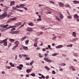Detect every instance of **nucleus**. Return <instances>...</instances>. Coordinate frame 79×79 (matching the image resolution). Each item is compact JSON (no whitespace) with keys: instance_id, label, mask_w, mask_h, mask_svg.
<instances>
[{"instance_id":"nucleus-1","label":"nucleus","mask_w":79,"mask_h":79,"mask_svg":"<svg viewBox=\"0 0 79 79\" xmlns=\"http://www.w3.org/2000/svg\"><path fill=\"white\" fill-rule=\"evenodd\" d=\"M7 16V12H4L3 14L0 15V19H3L4 18H5Z\"/></svg>"},{"instance_id":"nucleus-2","label":"nucleus","mask_w":79,"mask_h":79,"mask_svg":"<svg viewBox=\"0 0 79 79\" xmlns=\"http://www.w3.org/2000/svg\"><path fill=\"white\" fill-rule=\"evenodd\" d=\"M16 19V17H15L13 18H10L8 19V20L6 22V24H8L9 23H10V22H11V21H15Z\"/></svg>"},{"instance_id":"nucleus-3","label":"nucleus","mask_w":79,"mask_h":79,"mask_svg":"<svg viewBox=\"0 0 79 79\" xmlns=\"http://www.w3.org/2000/svg\"><path fill=\"white\" fill-rule=\"evenodd\" d=\"M19 32L18 31H14L10 32V33L13 34H17L19 33Z\"/></svg>"},{"instance_id":"nucleus-4","label":"nucleus","mask_w":79,"mask_h":79,"mask_svg":"<svg viewBox=\"0 0 79 79\" xmlns=\"http://www.w3.org/2000/svg\"><path fill=\"white\" fill-rule=\"evenodd\" d=\"M44 60H45L46 61H47V62H48L49 63H51L52 61L50 59H49L47 58H44Z\"/></svg>"},{"instance_id":"nucleus-5","label":"nucleus","mask_w":79,"mask_h":79,"mask_svg":"<svg viewBox=\"0 0 79 79\" xmlns=\"http://www.w3.org/2000/svg\"><path fill=\"white\" fill-rule=\"evenodd\" d=\"M74 18L75 19H77V21L79 22V16L77 15V14H75L74 15Z\"/></svg>"},{"instance_id":"nucleus-6","label":"nucleus","mask_w":79,"mask_h":79,"mask_svg":"<svg viewBox=\"0 0 79 79\" xmlns=\"http://www.w3.org/2000/svg\"><path fill=\"white\" fill-rule=\"evenodd\" d=\"M26 31H28V32H32V31H33V30H32V28L30 27L27 28L26 29Z\"/></svg>"},{"instance_id":"nucleus-7","label":"nucleus","mask_w":79,"mask_h":79,"mask_svg":"<svg viewBox=\"0 0 79 79\" xmlns=\"http://www.w3.org/2000/svg\"><path fill=\"white\" fill-rule=\"evenodd\" d=\"M8 40V38H6V39H5L2 40V41L0 42V44H3L5 42H6L7 40Z\"/></svg>"},{"instance_id":"nucleus-8","label":"nucleus","mask_w":79,"mask_h":79,"mask_svg":"<svg viewBox=\"0 0 79 79\" xmlns=\"http://www.w3.org/2000/svg\"><path fill=\"white\" fill-rule=\"evenodd\" d=\"M59 5L61 7H64V4L61 2L59 3Z\"/></svg>"},{"instance_id":"nucleus-9","label":"nucleus","mask_w":79,"mask_h":79,"mask_svg":"<svg viewBox=\"0 0 79 79\" xmlns=\"http://www.w3.org/2000/svg\"><path fill=\"white\" fill-rule=\"evenodd\" d=\"M62 47H63V45H59L56 47V48H62Z\"/></svg>"},{"instance_id":"nucleus-10","label":"nucleus","mask_w":79,"mask_h":79,"mask_svg":"<svg viewBox=\"0 0 79 79\" xmlns=\"http://www.w3.org/2000/svg\"><path fill=\"white\" fill-rule=\"evenodd\" d=\"M15 27H16V26H10L7 28V29H10V28H14Z\"/></svg>"},{"instance_id":"nucleus-11","label":"nucleus","mask_w":79,"mask_h":79,"mask_svg":"<svg viewBox=\"0 0 79 79\" xmlns=\"http://www.w3.org/2000/svg\"><path fill=\"white\" fill-rule=\"evenodd\" d=\"M31 71H32V69H27L26 70V72H27L28 73H30V72H31Z\"/></svg>"},{"instance_id":"nucleus-12","label":"nucleus","mask_w":79,"mask_h":79,"mask_svg":"<svg viewBox=\"0 0 79 79\" xmlns=\"http://www.w3.org/2000/svg\"><path fill=\"white\" fill-rule=\"evenodd\" d=\"M65 6L67 8H68H68H71V6H70V5L68 4H66L65 5Z\"/></svg>"},{"instance_id":"nucleus-13","label":"nucleus","mask_w":79,"mask_h":79,"mask_svg":"<svg viewBox=\"0 0 79 79\" xmlns=\"http://www.w3.org/2000/svg\"><path fill=\"white\" fill-rule=\"evenodd\" d=\"M21 24H22V23L21 22L17 23L16 24V25L17 26H21Z\"/></svg>"},{"instance_id":"nucleus-14","label":"nucleus","mask_w":79,"mask_h":79,"mask_svg":"<svg viewBox=\"0 0 79 79\" xmlns=\"http://www.w3.org/2000/svg\"><path fill=\"white\" fill-rule=\"evenodd\" d=\"M73 2L75 4H77L79 3V1H73Z\"/></svg>"},{"instance_id":"nucleus-15","label":"nucleus","mask_w":79,"mask_h":79,"mask_svg":"<svg viewBox=\"0 0 79 79\" xmlns=\"http://www.w3.org/2000/svg\"><path fill=\"white\" fill-rule=\"evenodd\" d=\"M15 46H17V47H18V44H19V42L18 41H16L15 42Z\"/></svg>"},{"instance_id":"nucleus-16","label":"nucleus","mask_w":79,"mask_h":79,"mask_svg":"<svg viewBox=\"0 0 79 79\" xmlns=\"http://www.w3.org/2000/svg\"><path fill=\"white\" fill-rule=\"evenodd\" d=\"M28 25L29 26H34V24H33L32 22H30L28 23Z\"/></svg>"},{"instance_id":"nucleus-17","label":"nucleus","mask_w":79,"mask_h":79,"mask_svg":"<svg viewBox=\"0 0 79 79\" xmlns=\"http://www.w3.org/2000/svg\"><path fill=\"white\" fill-rule=\"evenodd\" d=\"M73 37H76V32H73Z\"/></svg>"},{"instance_id":"nucleus-18","label":"nucleus","mask_w":79,"mask_h":79,"mask_svg":"<svg viewBox=\"0 0 79 79\" xmlns=\"http://www.w3.org/2000/svg\"><path fill=\"white\" fill-rule=\"evenodd\" d=\"M27 38V37L24 36V37L22 38L21 39V40L22 41H23V40H24L25 39H26Z\"/></svg>"},{"instance_id":"nucleus-19","label":"nucleus","mask_w":79,"mask_h":79,"mask_svg":"<svg viewBox=\"0 0 79 79\" xmlns=\"http://www.w3.org/2000/svg\"><path fill=\"white\" fill-rule=\"evenodd\" d=\"M19 6H20V8H23V7H24L23 6H25V5L23 4H20Z\"/></svg>"},{"instance_id":"nucleus-20","label":"nucleus","mask_w":79,"mask_h":79,"mask_svg":"<svg viewBox=\"0 0 79 79\" xmlns=\"http://www.w3.org/2000/svg\"><path fill=\"white\" fill-rule=\"evenodd\" d=\"M15 40L13 39H10L9 41L11 42H14Z\"/></svg>"},{"instance_id":"nucleus-21","label":"nucleus","mask_w":79,"mask_h":79,"mask_svg":"<svg viewBox=\"0 0 79 79\" xmlns=\"http://www.w3.org/2000/svg\"><path fill=\"white\" fill-rule=\"evenodd\" d=\"M9 64L12 67H14L15 66V65L13 64L11 62H10Z\"/></svg>"},{"instance_id":"nucleus-22","label":"nucleus","mask_w":79,"mask_h":79,"mask_svg":"<svg viewBox=\"0 0 79 79\" xmlns=\"http://www.w3.org/2000/svg\"><path fill=\"white\" fill-rule=\"evenodd\" d=\"M15 4V2L14 1H12L10 3V5L12 6Z\"/></svg>"},{"instance_id":"nucleus-23","label":"nucleus","mask_w":79,"mask_h":79,"mask_svg":"<svg viewBox=\"0 0 79 79\" xmlns=\"http://www.w3.org/2000/svg\"><path fill=\"white\" fill-rule=\"evenodd\" d=\"M44 68L45 69H47V71H49L50 69L49 68H48V67L45 66Z\"/></svg>"},{"instance_id":"nucleus-24","label":"nucleus","mask_w":79,"mask_h":79,"mask_svg":"<svg viewBox=\"0 0 79 79\" xmlns=\"http://www.w3.org/2000/svg\"><path fill=\"white\" fill-rule=\"evenodd\" d=\"M23 48L24 49V50H28V48L27 47H23Z\"/></svg>"},{"instance_id":"nucleus-25","label":"nucleus","mask_w":79,"mask_h":79,"mask_svg":"<svg viewBox=\"0 0 79 79\" xmlns=\"http://www.w3.org/2000/svg\"><path fill=\"white\" fill-rule=\"evenodd\" d=\"M3 45L4 46H7V42L6 41L4 43Z\"/></svg>"},{"instance_id":"nucleus-26","label":"nucleus","mask_w":79,"mask_h":79,"mask_svg":"<svg viewBox=\"0 0 79 79\" xmlns=\"http://www.w3.org/2000/svg\"><path fill=\"white\" fill-rule=\"evenodd\" d=\"M67 47H73V44H69L67 45Z\"/></svg>"},{"instance_id":"nucleus-27","label":"nucleus","mask_w":79,"mask_h":79,"mask_svg":"<svg viewBox=\"0 0 79 79\" xmlns=\"http://www.w3.org/2000/svg\"><path fill=\"white\" fill-rule=\"evenodd\" d=\"M18 46H17L15 45L14 47L12 48V50H15L16 48V47H17Z\"/></svg>"},{"instance_id":"nucleus-28","label":"nucleus","mask_w":79,"mask_h":79,"mask_svg":"<svg viewBox=\"0 0 79 79\" xmlns=\"http://www.w3.org/2000/svg\"><path fill=\"white\" fill-rule=\"evenodd\" d=\"M17 68L18 69H20V70H22V67L18 66L17 67Z\"/></svg>"},{"instance_id":"nucleus-29","label":"nucleus","mask_w":79,"mask_h":79,"mask_svg":"<svg viewBox=\"0 0 79 79\" xmlns=\"http://www.w3.org/2000/svg\"><path fill=\"white\" fill-rule=\"evenodd\" d=\"M22 55L23 56H25V57H27V56H27V55H26V54H22Z\"/></svg>"},{"instance_id":"nucleus-30","label":"nucleus","mask_w":79,"mask_h":79,"mask_svg":"<svg viewBox=\"0 0 79 79\" xmlns=\"http://www.w3.org/2000/svg\"><path fill=\"white\" fill-rule=\"evenodd\" d=\"M8 26V24H7L5 26H4V28H6V27H7Z\"/></svg>"},{"instance_id":"nucleus-31","label":"nucleus","mask_w":79,"mask_h":79,"mask_svg":"<svg viewBox=\"0 0 79 79\" xmlns=\"http://www.w3.org/2000/svg\"><path fill=\"white\" fill-rule=\"evenodd\" d=\"M31 75L32 76H33V77H35V73H31Z\"/></svg>"},{"instance_id":"nucleus-32","label":"nucleus","mask_w":79,"mask_h":79,"mask_svg":"<svg viewBox=\"0 0 79 79\" xmlns=\"http://www.w3.org/2000/svg\"><path fill=\"white\" fill-rule=\"evenodd\" d=\"M52 12L51 11H47L46 13L47 14H51Z\"/></svg>"},{"instance_id":"nucleus-33","label":"nucleus","mask_w":79,"mask_h":79,"mask_svg":"<svg viewBox=\"0 0 79 79\" xmlns=\"http://www.w3.org/2000/svg\"><path fill=\"white\" fill-rule=\"evenodd\" d=\"M34 60H33L32 62H31L30 64L31 65V66H32V64L33 63H34Z\"/></svg>"},{"instance_id":"nucleus-34","label":"nucleus","mask_w":79,"mask_h":79,"mask_svg":"<svg viewBox=\"0 0 79 79\" xmlns=\"http://www.w3.org/2000/svg\"><path fill=\"white\" fill-rule=\"evenodd\" d=\"M60 18L61 19H63V15L61 14H60Z\"/></svg>"},{"instance_id":"nucleus-35","label":"nucleus","mask_w":79,"mask_h":79,"mask_svg":"<svg viewBox=\"0 0 79 79\" xmlns=\"http://www.w3.org/2000/svg\"><path fill=\"white\" fill-rule=\"evenodd\" d=\"M48 48H49V49H50V50H52V48H51L50 45H48Z\"/></svg>"},{"instance_id":"nucleus-36","label":"nucleus","mask_w":79,"mask_h":79,"mask_svg":"<svg viewBox=\"0 0 79 79\" xmlns=\"http://www.w3.org/2000/svg\"><path fill=\"white\" fill-rule=\"evenodd\" d=\"M58 54L57 53H54L52 55V56H56V55H57Z\"/></svg>"},{"instance_id":"nucleus-37","label":"nucleus","mask_w":79,"mask_h":79,"mask_svg":"<svg viewBox=\"0 0 79 79\" xmlns=\"http://www.w3.org/2000/svg\"><path fill=\"white\" fill-rule=\"evenodd\" d=\"M52 73L53 74H56V72H55L54 70H53L52 71Z\"/></svg>"},{"instance_id":"nucleus-38","label":"nucleus","mask_w":79,"mask_h":79,"mask_svg":"<svg viewBox=\"0 0 79 79\" xmlns=\"http://www.w3.org/2000/svg\"><path fill=\"white\" fill-rule=\"evenodd\" d=\"M17 11H20V12H23V10H20L19 9H17Z\"/></svg>"},{"instance_id":"nucleus-39","label":"nucleus","mask_w":79,"mask_h":79,"mask_svg":"<svg viewBox=\"0 0 79 79\" xmlns=\"http://www.w3.org/2000/svg\"><path fill=\"white\" fill-rule=\"evenodd\" d=\"M35 42H35V43L34 44H35V45H37V42H38V41L36 40H35Z\"/></svg>"},{"instance_id":"nucleus-40","label":"nucleus","mask_w":79,"mask_h":79,"mask_svg":"<svg viewBox=\"0 0 79 79\" xmlns=\"http://www.w3.org/2000/svg\"><path fill=\"white\" fill-rule=\"evenodd\" d=\"M56 36L53 37L52 38L53 40H55H55L56 39Z\"/></svg>"},{"instance_id":"nucleus-41","label":"nucleus","mask_w":79,"mask_h":79,"mask_svg":"<svg viewBox=\"0 0 79 79\" xmlns=\"http://www.w3.org/2000/svg\"><path fill=\"white\" fill-rule=\"evenodd\" d=\"M56 19H57V20H58V21H60V18H58V17H56Z\"/></svg>"},{"instance_id":"nucleus-42","label":"nucleus","mask_w":79,"mask_h":79,"mask_svg":"<svg viewBox=\"0 0 79 79\" xmlns=\"http://www.w3.org/2000/svg\"><path fill=\"white\" fill-rule=\"evenodd\" d=\"M12 9L14 10H17V9H16V7H13L12 8Z\"/></svg>"},{"instance_id":"nucleus-43","label":"nucleus","mask_w":79,"mask_h":79,"mask_svg":"<svg viewBox=\"0 0 79 79\" xmlns=\"http://www.w3.org/2000/svg\"><path fill=\"white\" fill-rule=\"evenodd\" d=\"M77 40V38H75L73 40H72L73 41H76V40Z\"/></svg>"},{"instance_id":"nucleus-44","label":"nucleus","mask_w":79,"mask_h":79,"mask_svg":"<svg viewBox=\"0 0 79 79\" xmlns=\"http://www.w3.org/2000/svg\"><path fill=\"white\" fill-rule=\"evenodd\" d=\"M68 18H69V19H71L72 18V17L71 16H69L67 17Z\"/></svg>"},{"instance_id":"nucleus-45","label":"nucleus","mask_w":79,"mask_h":79,"mask_svg":"<svg viewBox=\"0 0 79 79\" xmlns=\"http://www.w3.org/2000/svg\"><path fill=\"white\" fill-rule=\"evenodd\" d=\"M29 42V40H27L25 42V44L26 45H27V44Z\"/></svg>"},{"instance_id":"nucleus-46","label":"nucleus","mask_w":79,"mask_h":79,"mask_svg":"<svg viewBox=\"0 0 79 79\" xmlns=\"http://www.w3.org/2000/svg\"><path fill=\"white\" fill-rule=\"evenodd\" d=\"M0 27H2V28L3 27V28H4V26L3 25H0Z\"/></svg>"},{"instance_id":"nucleus-47","label":"nucleus","mask_w":79,"mask_h":79,"mask_svg":"<svg viewBox=\"0 0 79 79\" xmlns=\"http://www.w3.org/2000/svg\"><path fill=\"white\" fill-rule=\"evenodd\" d=\"M66 65V64L65 63H62L61 64V66H64Z\"/></svg>"},{"instance_id":"nucleus-48","label":"nucleus","mask_w":79,"mask_h":79,"mask_svg":"<svg viewBox=\"0 0 79 79\" xmlns=\"http://www.w3.org/2000/svg\"><path fill=\"white\" fill-rule=\"evenodd\" d=\"M5 10H7L8 9V7H6L4 8Z\"/></svg>"},{"instance_id":"nucleus-49","label":"nucleus","mask_w":79,"mask_h":79,"mask_svg":"<svg viewBox=\"0 0 79 79\" xmlns=\"http://www.w3.org/2000/svg\"><path fill=\"white\" fill-rule=\"evenodd\" d=\"M16 7L17 8H20V6H19L18 5H17L16 6Z\"/></svg>"},{"instance_id":"nucleus-50","label":"nucleus","mask_w":79,"mask_h":79,"mask_svg":"<svg viewBox=\"0 0 79 79\" xmlns=\"http://www.w3.org/2000/svg\"><path fill=\"white\" fill-rule=\"evenodd\" d=\"M15 30H16V28H13L11 29V31H15Z\"/></svg>"},{"instance_id":"nucleus-51","label":"nucleus","mask_w":79,"mask_h":79,"mask_svg":"<svg viewBox=\"0 0 79 79\" xmlns=\"http://www.w3.org/2000/svg\"><path fill=\"white\" fill-rule=\"evenodd\" d=\"M19 66H21V67H22V68H23V65L22 64H20Z\"/></svg>"},{"instance_id":"nucleus-52","label":"nucleus","mask_w":79,"mask_h":79,"mask_svg":"<svg viewBox=\"0 0 79 79\" xmlns=\"http://www.w3.org/2000/svg\"><path fill=\"white\" fill-rule=\"evenodd\" d=\"M39 56L40 57V58H42V57H43V56H41L40 54H39Z\"/></svg>"},{"instance_id":"nucleus-53","label":"nucleus","mask_w":79,"mask_h":79,"mask_svg":"<svg viewBox=\"0 0 79 79\" xmlns=\"http://www.w3.org/2000/svg\"><path fill=\"white\" fill-rule=\"evenodd\" d=\"M23 8H24V10H27V8L26 7H23Z\"/></svg>"},{"instance_id":"nucleus-54","label":"nucleus","mask_w":79,"mask_h":79,"mask_svg":"<svg viewBox=\"0 0 79 79\" xmlns=\"http://www.w3.org/2000/svg\"><path fill=\"white\" fill-rule=\"evenodd\" d=\"M41 77H42V78H43V79H45V76H44L43 75Z\"/></svg>"},{"instance_id":"nucleus-55","label":"nucleus","mask_w":79,"mask_h":79,"mask_svg":"<svg viewBox=\"0 0 79 79\" xmlns=\"http://www.w3.org/2000/svg\"><path fill=\"white\" fill-rule=\"evenodd\" d=\"M26 60H30V58L29 57H26Z\"/></svg>"},{"instance_id":"nucleus-56","label":"nucleus","mask_w":79,"mask_h":79,"mask_svg":"<svg viewBox=\"0 0 79 79\" xmlns=\"http://www.w3.org/2000/svg\"><path fill=\"white\" fill-rule=\"evenodd\" d=\"M19 57L20 58H22V56H21V55L19 54Z\"/></svg>"},{"instance_id":"nucleus-57","label":"nucleus","mask_w":79,"mask_h":79,"mask_svg":"<svg viewBox=\"0 0 79 79\" xmlns=\"http://www.w3.org/2000/svg\"><path fill=\"white\" fill-rule=\"evenodd\" d=\"M6 67H7V69H10V68H11V67H9L8 66H7Z\"/></svg>"},{"instance_id":"nucleus-58","label":"nucleus","mask_w":79,"mask_h":79,"mask_svg":"<svg viewBox=\"0 0 79 79\" xmlns=\"http://www.w3.org/2000/svg\"><path fill=\"white\" fill-rule=\"evenodd\" d=\"M24 27V25L22 24L21 26H20L19 27V28H21V27Z\"/></svg>"},{"instance_id":"nucleus-59","label":"nucleus","mask_w":79,"mask_h":79,"mask_svg":"<svg viewBox=\"0 0 79 79\" xmlns=\"http://www.w3.org/2000/svg\"><path fill=\"white\" fill-rule=\"evenodd\" d=\"M60 71H63V70L62 68H60L59 69Z\"/></svg>"},{"instance_id":"nucleus-60","label":"nucleus","mask_w":79,"mask_h":79,"mask_svg":"<svg viewBox=\"0 0 79 79\" xmlns=\"http://www.w3.org/2000/svg\"><path fill=\"white\" fill-rule=\"evenodd\" d=\"M46 79H48L49 78V76H47L46 77Z\"/></svg>"},{"instance_id":"nucleus-61","label":"nucleus","mask_w":79,"mask_h":79,"mask_svg":"<svg viewBox=\"0 0 79 79\" xmlns=\"http://www.w3.org/2000/svg\"><path fill=\"white\" fill-rule=\"evenodd\" d=\"M40 35H42L43 34V32H41L40 33Z\"/></svg>"},{"instance_id":"nucleus-62","label":"nucleus","mask_w":79,"mask_h":79,"mask_svg":"<svg viewBox=\"0 0 79 79\" xmlns=\"http://www.w3.org/2000/svg\"><path fill=\"white\" fill-rule=\"evenodd\" d=\"M26 76L27 77H29V75H26Z\"/></svg>"},{"instance_id":"nucleus-63","label":"nucleus","mask_w":79,"mask_h":79,"mask_svg":"<svg viewBox=\"0 0 79 79\" xmlns=\"http://www.w3.org/2000/svg\"><path fill=\"white\" fill-rule=\"evenodd\" d=\"M30 33H30L28 32L26 34L27 35H30Z\"/></svg>"},{"instance_id":"nucleus-64","label":"nucleus","mask_w":79,"mask_h":79,"mask_svg":"<svg viewBox=\"0 0 79 79\" xmlns=\"http://www.w3.org/2000/svg\"><path fill=\"white\" fill-rule=\"evenodd\" d=\"M62 55L63 56H66V55H65V54H62Z\"/></svg>"}]
</instances>
